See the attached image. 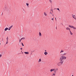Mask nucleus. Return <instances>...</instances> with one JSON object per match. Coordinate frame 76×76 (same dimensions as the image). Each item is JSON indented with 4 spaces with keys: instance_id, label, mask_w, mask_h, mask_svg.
<instances>
[{
    "instance_id": "nucleus-1",
    "label": "nucleus",
    "mask_w": 76,
    "mask_h": 76,
    "mask_svg": "<svg viewBox=\"0 0 76 76\" xmlns=\"http://www.w3.org/2000/svg\"><path fill=\"white\" fill-rule=\"evenodd\" d=\"M66 57L64 56H62L61 57L60 59V62H58L57 64V66H60L63 63V61H64V60H66Z\"/></svg>"
},
{
    "instance_id": "nucleus-2",
    "label": "nucleus",
    "mask_w": 76,
    "mask_h": 76,
    "mask_svg": "<svg viewBox=\"0 0 76 76\" xmlns=\"http://www.w3.org/2000/svg\"><path fill=\"white\" fill-rule=\"evenodd\" d=\"M69 28H73V29H76V28L74 27L73 26H70V25H69Z\"/></svg>"
},
{
    "instance_id": "nucleus-3",
    "label": "nucleus",
    "mask_w": 76,
    "mask_h": 76,
    "mask_svg": "<svg viewBox=\"0 0 76 76\" xmlns=\"http://www.w3.org/2000/svg\"><path fill=\"white\" fill-rule=\"evenodd\" d=\"M54 71V73L56 74L57 72L58 71V68H56V69H55V70Z\"/></svg>"
},
{
    "instance_id": "nucleus-4",
    "label": "nucleus",
    "mask_w": 76,
    "mask_h": 76,
    "mask_svg": "<svg viewBox=\"0 0 76 76\" xmlns=\"http://www.w3.org/2000/svg\"><path fill=\"white\" fill-rule=\"evenodd\" d=\"M12 27H13V26H11L8 29V30L9 31H10V29H11V28H12Z\"/></svg>"
},
{
    "instance_id": "nucleus-5",
    "label": "nucleus",
    "mask_w": 76,
    "mask_h": 76,
    "mask_svg": "<svg viewBox=\"0 0 76 76\" xmlns=\"http://www.w3.org/2000/svg\"><path fill=\"white\" fill-rule=\"evenodd\" d=\"M66 53H64L62 54V56H65V55H67V51H66Z\"/></svg>"
},
{
    "instance_id": "nucleus-6",
    "label": "nucleus",
    "mask_w": 76,
    "mask_h": 76,
    "mask_svg": "<svg viewBox=\"0 0 76 76\" xmlns=\"http://www.w3.org/2000/svg\"><path fill=\"white\" fill-rule=\"evenodd\" d=\"M55 70V69H52L50 70V72H52L53 71Z\"/></svg>"
},
{
    "instance_id": "nucleus-7",
    "label": "nucleus",
    "mask_w": 76,
    "mask_h": 76,
    "mask_svg": "<svg viewBox=\"0 0 76 76\" xmlns=\"http://www.w3.org/2000/svg\"><path fill=\"white\" fill-rule=\"evenodd\" d=\"M66 30H69V31H70V28H69L68 27L66 28Z\"/></svg>"
},
{
    "instance_id": "nucleus-8",
    "label": "nucleus",
    "mask_w": 76,
    "mask_h": 76,
    "mask_svg": "<svg viewBox=\"0 0 76 76\" xmlns=\"http://www.w3.org/2000/svg\"><path fill=\"white\" fill-rule=\"evenodd\" d=\"M44 54H45V56H47V54H48V53H47L46 52H45L44 53Z\"/></svg>"
},
{
    "instance_id": "nucleus-9",
    "label": "nucleus",
    "mask_w": 76,
    "mask_h": 76,
    "mask_svg": "<svg viewBox=\"0 0 76 76\" xmlns=\"http://www.w3.org/2000/svg\"><path fill=\"white\" fill-rule=\"evenodd\" d=\"M44 15L45 16H47V14L45 12H44Z\"/></svg>"
},
{
    "instance_id": "nucleus-10",
    "label": "nucleus",
    "mask_w": 76,
    "mask_h": 76,
    "mask_svg": "<svg viewBox=\"0 0 76 76\" xmlns=\"http://www.w3.org/2000/svg\"><path fill=\"white\" fill-rule=\"evenodd\" d=\"M41 59L40 58V59H39V60L38 62L39 63H40V62H41Z\"/></svg>"
},
{
    "instance_id": "nucleus-11",
    "label": "nucleus",
    "mask_w": 76,
    "mask_h": 76,
    "mask_svg": "<svg viewBox=\"0 0 76 76\" xmlns=\"http://www.w3.org/2000/svg\"><path fill=\"white\" fill-rule=\"evenodd\" d=\"M25 54H29V52H25Z\"/></svg>"
},
{
    "instance_id": "nucleus-12",
    "label": "nucleus",
    "mask_w": 76,
    "mask_h": 76,
    "mask_svg": "<svg viewBox=\"0 0 76 76\" xmlns=\"http://www.w3.org/2000/svg\"><path fill=\"white\" fill-rule=\"evenodd\" d=\"M7 30H8V28H6L5 29H4V31H7Z\"/></svg>"
},
{
    "instance_id": "nucleus-13",
    "label": "nucleus",
    "mask_w": 76,
    "mask_h": 76,
    "mask_svg": "<svg viewBox=\"0 0 76 76\" xmlns=\"http://www.w3.org/2000/svg\"><path fill=\"white\" fill-rule=\"evenodd\" d=\"M26 5L28 6V7H29V3H26Z\"/></svg>"
},
{
    "instance_id": "nucleus-14",
    "label": "nucleus",
    "mask_w": 76,
    "mask_h": 76,
    "mask_svg": "<svg viewBox=\"0 0 76 76\" xmlns=\"http://www.w3.org/2000/svg\"><path fill=\"white\" fill-rule=\"evenodd\" d=\"M70 34H71V35H73V33H72V32L71 31H70Z\"/></svg>"
},
{
    "instance_id": "nucleus-15",
    "label": "nucleus",
    "mask_w": 76,
    "mask_h": 76,
    "mask_svg": "<svg viewBox=\"0 0 76 76\" xmlns=\"http://www.w3.org/2000/svg\"><path fill=\"white\" fill-rule=\"evenodd\" d=\"M39 36H41V33L40 32H39Z\"/></svg>"
},
{
    "instance_id": "nucleus-16",
    "label": "nucleus",
    "mask_w": 76,
    "mask_h": 76,
    "mask_svg": "<svg viewBox=\"0 0 76 76\" xmlns=\"http://www.w3.org/2000/svg\"><path fill=\"white\" fill-rule=\"evenodd\" d=\"M56 74H55V73H53V75H52V76H55L56 75Z\"/></svg>"
},
{
    "instance_id": "nucleus-17",
    "label": "nucleus",
    "mask_w": 76,
    "mask_h": 76,
    "mask_svg": "<svg viewBox=\"0 0 76 76\" xmlns=\"http://www.w3.org/2000/svg\"><path fill=\"white\" fill-rule=\"evenodd\" d=\"M63 52H64V51H63L62 50H61L60 52V53H63Z\"/></svg>"
},
{
    "instance_id": "nucleus-18",
    "label": "nucleus",
    "mask_w": 76,
    "mask_h": 76,
    "mask_svg": "<svg viewBox=\"0 0 76 76\" xmlns=\"http://www.w3.org/2000/svg\"><path fill=\"white\" fill-rule=\"evenodd\" d=\"M6 39H7V41H8V40L9 39V38H8V37H7Z\"/></svg>"
},
{
    "instance_id": "nucleus-19",
    "label": "nucleus",
    "mask_w": 76,
    "mask_h": 76,
    "mask_svg": "<svg viewBox=\"0 0 76 76\" xmlns=\"http://www.w3.org/2000/svg\"><path fill=\"white\" fill-rule=\"evenodd\" d=\"M49 1H50V3H52V1H51V0H50Z\"/></svg>"
},
{
    "instance_id": "nucleus-20",
    "label": "nucleus",
    "mask_w": 76,
    "mask_h": 76,
    "mask_svg": "<svg viewBox=\"0 0 76 76\" xmlns=\"http://www.w3.org/2000/svg\"><path fill=\"white\" fill-rule=\"evenodd\" d=\"M22 39H25V37H23L22 38Z\"/></svg>"
},
{
    "instance_id": "nucleus-21",
    "label": "nucleus",
    "mask_w": 76,
    "mask_h": 76,
    "mask_svg": "<svg viewBox=\"0 0 76 76\" xmlns=\"http://www.w3.org/2000/svg\"><path fill=\"white\" fill-rule=\"evenodd\" d=\"M57 10H58V11H59V12H60V9H59V8H57Z\"/></svg>"
},
{
    "instance_id": "nucleus-22",
    "label": "nucleus",
    "mask_w": 76,
    "mask_h": 76,
    "mask_svg": "<svg viewBox=\"0 0 76 76\" xmlns=\"http://www.w3.org/2000/svg\"><path fill=\"white\" fill-rule=\"evenodd\" d=\"M21 44H22V46H24V45H23V43L22 42L21 43Z\"/></svg>"
},
{
    "instance_id": "nucleus-23",
    "label": "nucleus",
    "mask_w": 76,
    "mask_h": 76,
    "mask_svg": "<svg viewBox=\"0 0 76 76\" xmlns=\"http://www.w3.org/2000/svg\"><path fill=\"white\" fill-rule=\"evenodd\" d=\"M72 18H73L74 19H76V18H75V17L74 16H72Z\"/></svg>"
},
{
    "instance_id": "nucleus-24",
    "label": "nucleus",
    "mask_w": 76,
    "mask_h": 76,
    "mask_svg": "<svg viewBox=\"0 0 76 76\" xmlns=\"http://www.w3.org/2000/svg\"><path fill=\"white\" fill-rule=\"evenodd\" d=\"M6 44H8V41H7V42L6 43Z\"/></svg>"
},
{
    "instance_id": "nucleus-25",
    "label": "nucleus",
    "mask_w": 76,
    "mask_h": 76,
    "mask_svg": "<svg viewBox=\"0 0 76 76\" xmlns=\"http://www.w3.org/2000/svg\"><path fill=\"white\" fill-rule=\"evenodd\" d=\"M2 56V55L1 54L0 55V58H1V57Z\"/></svg>"
},
{
    "instance_id": "nucleus-26",
    "label": "nucleus",
    "mask_w": 76,
    "mask_h": 76,
    "mask_svg": "<svg viewBox=\"0 0 76 76\" xmlns=\"http://www.w3.org/2000/svg\"><path fill=\"white\" fill-rule=\"evenodd\" d=\"M51 20H53V21L54 20H54V19L52 18L51 19Z\"/></svg>"
},
{
    "instance_id": "nucleus-27",
    "label": "nucleus",
    "mask_w": 76,
    "mask_h": 76,
    "mask_svg": "<svg viewBox=\"0 0 76 76\" xmlns=\"http://www.w3.org/2000/svg\"><path fill=\"white\" fill-rule=\"evenodd\" d=\"M22 49H23V48H20V50H22Z\"/></svg>"
},
{
    "instance_id": "nucleus-28",
    "label": "nucleus",
    "mask_w": 76,
    "mask_h": 76,
    "mask_svg": "<svg viewBox=\"0 0 76 76\" xmlns=\"http://www.w3.org/2000/svg\"><path fill=\"white\" fill-rule=\"evenodd\" d=\"M53 9H52V13H53Z\"/></svg>"
},
{
    "instance_id": "nucleus-29",
    "label": "nucleus",
    "mask_w": 76,
    "mask_h": 76,
    "mask_svg": "<svg viewBox=\"0 0 76 76\" xmlns=\"http://www.w3.org/2000/svg\"><path fill=\"white\" fill-rule=\"evenodd\" d=\"M21 40H20V39H19V42H20V41Z\"/></svg>"
},
{
    "instance_id": "nucleus-30",
    "label": "nucleus",
    "mask_w": 76,
    "mask_h": 76,
    "mask_svg": "<svg viewBox=\"0 0 76 76\" xmlns=\"http://www.w3.org/2000/svg\"><path fill=\"white\" fill-rule=\"evenodd\" d=\"M3 15V12H2V14L1 15V16L2 15Z\"/></svg>"
},
{
    "instance_id": "nucleus-31",
    "label": "nucleus",
    "mask_w": 76,
    "mask_h": 76,
    "mask_svg": "<svg viewBox=\"0 0 76 76\" xmlns=\"http://www.w3.org/2000/svg\"><path fill=\"white\" fill-rule=\"evenodd\" d=\"M55 19H56V21H57V20H56V18H55Z\"/></svg>"
},
{
    "instance_id": "nucleus-32",
    "label": "nucleus",
    "mask_w": 76,
    "mask_h": 76,
    "mask_svg": "<svg viewBox=\"0 0 76 76\" xmlns=\"http://www.w3.org/2000/svg\"><path fill=\"white\" fill-rule=\"evenodd\" d=\"M22 38H21V39H20V40L21 41V40H22Z\"/></svg>"
},
{
    "instance_id": "nucleus-33",
    "label": "nucleus",
    "mask_w": 76,
    "mask_h": 76,
    "mask_svg": "<svg viewBox=\"0 0 76 76\" xmlns=\"http://www.w3.org/2000/svg\"><path fill=\"white\" fill-rule=\"evenodd\" d=\"M45 52H47V50H45Z\"/></svg>"
},
{
    "instance_id": "nucleus-34",
    "label": "nucleus",
    "mask_w": 76,
    "mask_h": 76,
    "mask_svg": "<svg viewBox=\"0 0 76 76\" xmlns=\"http://www.w3.org/2000/svg\"><path fill=\"white\" fill-rule=\"evenodd\" d=\"M51 15H52V14H53V12H51Z\"/></svg>"
},
{
    "instance_id": "nucleus-35",
    "label": "nucleus",
    "mask_w": 76,
    "mask_h": 76,
    "mask_svg": "<svg viewBox=\"0 0 76 76\" xmlns=\"http://www.w3.org/2000/svg\"><path fill=\"white\" fill-rule=\"evenodd\" d=\"M50 14H51V12L50 13Z\"/></svg>"
},
{
    "instance_id": "nucleus-36",
    "label": "nucleus",
    "mask_w": 76,
    "mask_h": 76,
    "mask_svg": "<svg viewBox=\"0 0 76 76\" xmlns=\"http://www.w3.org/2000/svg\"><path fill=\"white\" fill-rule=\"evenodd\" d=\"M51 11H52V10H50V12Z\"/></svg>"
},
{
    "instance_id": "nucleus-37",
    "label": "nucleus",
    "mask_w": 76,
    "mask_h": 76,
    "mask_svg": "<svg viewBox=\"0 0 76 76\" xmlns=\"http://www.w3.org/2000/svg\"><path fill=\"white\" fill-rule=\"evenodd\" d=\"M53 16H54V15H53Z\"/></svg>"
},
{
    "instance_id": "nucleus-38",
    "label": "nucleus",
    "mask_w": 76,
    "mask_h": 76,
    "mask_svg": "<svg viewBox=\"0 0 76 76\" xmlns=\"http://www.w3.org/2000/svg\"><path fill=\"white\" fill-rule=\"evenodd\" d=\"M72 15V16H73V15Z\"/></svg>"
},
{
    "instance_id": "nucleus-39",
    "label": "nucleus",
    "mask_w": 76,
    "mask_h": 76,
    "mask_svg": "<svg viewBox=\"0 0 76 76\" xmlns=\"http://www.w3.org/2000/svg\"><path fill=\"white\" fill-rule=\"evenodd\" d=\"M73 16H75V15H73Z\"/></svg>"
},
{
    "instance_id": "nucleus-40",
    "label": "nucleus",
    "mask_w": 76,
    "mask_h": 76,
    "mask_svg": "<svg viewBox=\"0 0 76 76\" xmlns=\"http://www.w3.org/2000/svg\"><path fill=\"white\" fill-rule=\"evenodd\" d=\"M56 28L57 29V27H56Z\"/></svg>"
},
{
    "instance_id": "nucleus-41",
    "label": "nucleus",
    "mask_w": 76,
    "mask_h": 76,
    "mask_svg": "<svg viewBox=\"0 0 76 76\" xmlns=\"http://www.w3.org/2000/svg\"><path fill=\"white\" fill-rule=\"evenodd\" d=\"M23 52H22V54H23Z\"/></svg>"
},
{
    "instance_id": "nucleus-42",
    "label": "nucleus",
    "mask_w": 76,
    "mask_h": 76,
    "mask_svg": "<svg viewBox=\"0 0 76 76\" xmlns=\"http://www.w3.org/2000/svg\"><path fill=\"white\" fill-rule=\"evenodd\" d=\"M72 76H73V75H72Z\"/></svg>"
},
{
    "instance_id": "nucleus-43",
    "label": "nucleus",
    "mask_w": 76,
    "mask_h": 76,
    "mask_svg": "<svg viewBox=\"0 0 76 76\" xmlns=\"http://www.w3.org/2000/svg\"><path fill=\"white\" fill-rule=\"evenodd\" d=\"M1 44L0 43V45Z\"/></svg>"
},
{
    "instance_id": "nucleus-44",
    "label": "nucleus",
    "mask_w": 76,
    "mask_h": 76,
    "mask_svg": "<svg viewBox=\"0 0 76 76\" xmlns=\"http://www.w3.org/2000/svg\"><path fill=\"white\" fill-rule=\"evenodd\" d=\"M75 20H76V19H75Z\"/></svg>"
}]
</instances>
